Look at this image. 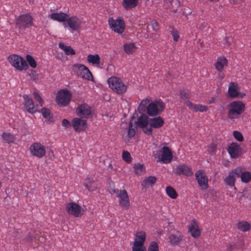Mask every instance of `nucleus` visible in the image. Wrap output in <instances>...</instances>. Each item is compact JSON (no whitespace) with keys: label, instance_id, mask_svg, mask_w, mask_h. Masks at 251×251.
Instances as JSON below:
<instances>
[{"label":"nucleus","instance_id":"obj_33","mask_svg":"<svg viewBox=\"0 0 251 251\" xmlns=\"http://www.w3.org/2000/svg\"><path fill=\"white\" fill-rule=\"evenodd\" d=\"M229 109L228 116L230 119H233V116L235 115V101L231 102L227 105Z\"/></svg>","mask_w":251,"mask_h":251},{"label":"nucleus","instance_id":"obj_27","mask_svg":"<svg viewBox=\"0 0 251 251\" xmlns=\"http://www.w3.org/2000/svg\"><path fill=\"white\" fill-rule=\"evenodd\" d=\"M59 47L61 50H63L65 53L67 55H73L75 54V50L71 46H67L63 43H60L59 44Z\"/></svg>","mask_w":251,"mask_h":251},{"label":"nucleus","instance_id":"obj_62","mask_svg":"<svg viewBox=\"0 0 251 251\" xmlns=\"http://www.w3.org/2000/svg\"><path fill=\"white\" fill-rule=\"evenodd\" d=\"M149 102V100L148 99L144 100L141 102L140 105H141L142 106H147V104L148 102Z\"/></svg>","mask_w":251,"mask_h":251},{"label":"nucleus","instance_id":"obj_58","mask_svg":"<svg viewBox=\"0 0 251 251\" xmlns=\"http://www.w3.org/2000/svg\"><path fill=\"white\" fill-rule=\"evenodd\" d=\"M245 95L246 94L244 93L239 92L236 86V100L237 99H242Z\"/></svg>","mask_w":251,"mask_h":251},{"label":"nucleus","instance_id":"obj_2","mask_svg":"<svg viewBox=\"0 0 251 251\" xmlns=\"http://www.w3.org/2000/svg\"><path fill=\"white\" fill-rule=\"evenodd\" d=\"M8 60L18 70H26L29 68L26 61L18 55L13 54L9 56Z\"/></svg>","mask_w":251,"mask_h":251},{"label":"nucleus","instance_id":"obj_19","mask_svg":"<svg viewBox=\"0 0 251 251\" xmlns=\"http://www.w3.org/2000/svg\"><path fill=\"white\" fill-rule=\"evenodd\" d=\"M146 239L145 232L143 231H138L136 233L135 240L133 245L136 246H143Z\"/></svg>","mask_w":251,"mask_h":251},{"label":"nucleus","instance_id":"obj_26","mask_svg":"<svg viewBox=\"0 0 251 251\" xmlns=\"http://www.w3.org/2000/svg\"><path fill=\"white\" fill-rule=\"evenodd\" d=\"M227 64V60L224 56H221L218 58L217 62L215 63V66L216 69L221 71L223 69L224 66Z\"/></svg>","mask_w":251,"mask_h":251},{"label":"nucleus","instance_id":"obj_21","mask_svg":"<svg viewBox=\"0 0 251 251\" xmlns=\"http://www.w3.org/2000/svg\"><path fill=\"white\" fill-rule=\"evenodd\" d=\"M163 124L164 120L160 116L150 119V126L153 128H159L162 126Z\"/></svg>","mask_w":251,"mask_h":251},{"label":"nucleus","instance_id":"obj_54","mask_svg":"<svg viewBox=\"0 0 251 251\" xmlns=\"http://www.w3.org/2000/svg\"><path fill=\"white\" fill-rule=\"evenodd\" d=\"M62 126L66 128H68L71 126V124L67 119H65L62 121Z\"/></svg>","mask_w":251,"mask_h":251},{"label":"nucleus","instance_id":"obj_60","mask_svg":"<svg viewBox=\"0 0 251 251\" xmlns=\"http://www.w3.org/2000/svg\"><path fill=\"white\" fill-rule=\"evenodd\" d=\"M180 95H181V98L183 100H185V99H188L189 98V94L187 93H185L184 92H181L180 93Z\"/></svg>","mask_w":251,"mask_h":251},{"label":"nucleus","instance_id":"obj_47","mask_svg":"<svg viewBox=\"0 0 251 251\" xmlns=\"http://www.w3.org/2000/svg\"><path fill=\"white\" fill-rule=\"evenodd\" d=\"M123 159L127 163H130L131 161V155L127 151H124L122 154Z\"/></svg>","mask_w":251,"mask_h":251},{"label":"nucleus","instance_id":"obj_41","mask_svg":"<svg viewBox=\"0 0 251 251\" xmlns=\"http://www.w3.org/2000/svg\"><path fill=\"white\" fill-rule=\"evenodd\" d=\"M155 104L160 113H161L165 108V104L161 100H155L153 101Z\"/></svg>","mask_w":251,"mask_h":251},{"label":"nucleus","instance_id":"obj_12","mask_svg":"<svg viewBox=\"0 0 251 251\" xmlns=\"http://www.w3.org/2000/svg\"><path fill=\"white\" fill-rule=\"evenodd\" d=\"M72 126L77 132L84 131L87 127L86 121L78 118L73 119Z\"/></svg>","mask_w":251,"mask_h":251},{"label":"nucleus","instance_id":"obj_30","mask_svg":"<svg viewBox=\"0 0 251 251\" xmlns=\"http://www.w3.org/2000/svg\"><path fill=\"white\" fill-rule=\"evenodd\" d=\"M87 61L89 63L93 64L100 65V57L98 54L92 55L89 54L87 58Z\"/></svg>","mask_w":251,"mask_h":251},{"label":"nucleus","instance_id":"obj_9","mask_svg":"<svg viewBox=\"0 0 251 251\" xmlns=\"http://www.w3.org/2000/svg\"><path fill=\"white\" fill-rule=\"evenodd\" d=\"M114 193L118 194V197L120 198L119 203L121 206L128 209L130 206L128 196L126 190H114Z\"/></svg>","mask_w":251,"mask_h":251},{"label":"nucleus","instance_id":"obj_53","mask_svg":"<svg viewBox=\"0 0 251 251\" xmlns=\"http://www.w3.org/2000/svg\"><path fill=\"white\" fill-rule=\"evenodd\" d=\"M209 151L212 153H213L216 150L217 145L214 143H212L209 146Z\"/></svg>","mask_w":251,"mask_h":251},{"label":"nucleus","instance_id":"obj_36","mask_svg":"<svg viewBox=\"0 0 251 251\" xmlns=\"http://www.w3.org/2000/svg\"><path fill=\"white\" fill-rule=\"evenodd\" d=\"M167 195L172 199H175L177 197V194L175 189L171 186H168L166 188Z\"/></svg>","mask_w":251,"mask_h":251},{"label":"nucleus","instance_id":"obj_64","mask_svg":"<svg viewBox=\"0 0 251 251\" xmlns=\"http://www.w3.org/2000/svg\"><path fill=\"white\" fill-rule=\"evenodd\" d=\"M234 249V245H232L231 244H229L228 247L226 249V251H233Z\"/></svg>","mask_w":251,"mask_h":251},{"label":"nucleus","instance_id":"obj_32","mask_svg":"<svg viewBox=\"0 0 251 251\" xmlns=\"http://www.w3.org/2000/svg\"><path fill=\"white\" fill-rule=\"evenodd\" d=\"M41 112L44 118L47 119L50 122H53V114L49 109L44 107L42 109Z\"/></svg>","mask_w":251,"mask_h":251},{"label":"nucleus","instance_id":"obj_45","mask_svg":"<svg viewBox=\"0 0 251 251\" xmlns=\"http://www.w3.org/2000/svg\"><path fill=\"white\" fill-rule=\"evenodd\" d=\"M170 28H171V30L170 31L171 34L173 37L174 41L175 42H177L179 38V35L178 31L175 29L174 26H170Z\"/></svg>","mask_w":251,"mask_h":251},{"label":"nucleus","instance_id":"obj_31","mask_svg":"<svg viewBox=\"0 0 251 251\" xmlns=\"http://www.w3.org/2000/svg\"><path fill=\"white\" fill-rule=\"evenodd\" d=\"M251 227V225L248 222L245 221L239 222L237 225L238 228L243 232H246L249 230Z\"/></svg>","mask_w":251,"mask_h":251},{"label":"nucleus","instance_id":"obj_20","mask_svg":"<svg viewBox=\"0 0 251 251\" xmlns=\"http://www.w3.org/2000/svg\"><path fill=\"white\" fill-rule=\"evenodd\" d=\"M50 18L55 21L64 22H66L69 18V15L63 12L53 13L50 15Z\"/></svg>","mask_w":251,"mask_h":251},{"label":"nucleus","instance_id":"obj_44","mask_svg":"<svg viewBox=\"0 0 251 251\" xmlns=\"http://www.w3.org/2000/svg\"><path fill=\"white\" fill-rule=\"evenodd\" d=\"M26 58L27 61L28 62L30 67H31L33 68H35L36 67V62L31 55H27Z\"/></svg>","mask_w":251,"mask_h":251},{"label":"nucleus","instance_id":"obj_10","mask_svg":"<svg viewBox=\"0 0 251 251\" xmlns=\"http://www.w3.org/2000/svg\"><path fill=\"white\" fill-rule=\"evenodd\" d=\"M30 151L32 154L38 157H43L46 153L45 147L39 143H34L30 147Z\"/></svg>","mask_w":251,"mask_h":251},{"label":"nucleus","instance_id":"obj_57","mask_svg":"<svg viewBox=\"0 0 251 251\" xmlns=\"http://www.w3.org/2000/svg\"><path fill=\"white\" fill-rule=\"evenodd\" d=\"M147 109V107L145 106H142L141 105H139L138 107V110L139 113H141L142 114H144V112H145Z\"/></svg>","mask_w":251,"mask_h":251},{"label":"nucleus","instance_id":"obj_8","mask_svg":"<svg viewBox=\"0 0 251 251\" xmlns=\"http://www.w3.org/2000/svg\"><path fill=\"white\" fill-rule=\"evenodd\" d=\"M195 177L202 190H205L208 187V178L203 171H197L195 173Z\"/></svg>","mask_w":251,"mask_h":251},{"label":"nucleus","instance_id":"obj_15","mask_svg":"<svg viewBox=\"0 0 251 251\" xmlns=\"http://www.w3.org/2000/svg\"><path fill=\"white\" fill-rule=\"evenodd\" d=\"M23 98L25 100V106L26 110L31 113H35L37 110L34 106L32 98L27 95H24Z\"/></svg>","mask_w":251,"mask_h":251},{"label":"nucleus","instance_id":"obj_4","mask_svg":"<svg viewBox=\"0 0 251 251\" xmlns=\"http://www.w3.org/2000/svg\"><path fill=\"white\" fill-rule=\"evenodd\" d=\"M72 97V95L69 90H61L57 94L56 101L58 105L65 106L69 104Z\"/></svg>","mask_w":251,"mask_h":251},{"label":"nucleus","instance_id":"obj_29","mask_svg":"<svg viewBox=\"0 0 251 251\" xmlns=\"http://www.w3.org/2000/svg\"><path fill=\"white\" fill-rule=\"evenodd\" d=\"M84 185L89 191H95L96 189L95 181L90 178H88L85 180Z\"/></svg>","mask_w":251,"mask_h":251},{"label":"nucleus","instance_id":"obj_34","mask_svg":"<svg viewBox=\"0 0 251 251\" xmlns=\"http://www.w3.org/2000/svg\"><path fill=\"white\" fill-rule=\"evenodd\" d=\"M226 96L231 98H235V82H232L229 84Z\"/></svg>","mask_w":251,"mask_h":251},{"label":"nucleus","instance_id":"obj_14","mask_svg":"<svg viewBox=\"0 0 251 251\" xmlns=\"http://www.w3.org/2000/svg\"><path fill=\"white\" fill-rule=\"evenodd\" d=\"M188 231L194 238H197L200 237L201 231L197 222L195 220H192L191 223L188 225Z\"/></svg>","mask_w":251,"mask_h":251},{"label":"nucleus","instance_id":"obj_18","mask_svg":"<svg viewBox=\"0 0 251 251\" xmlns=\"http://www.w3.org/2000/svg\"><path fill=\"white\" fill-rule=\"evenodd\" d=\"M67 22L68 25L70 28L74 30H77L80 25V21L79 19L75 16L70 17L66 21Z\"/></svg>","mask_w":251,"mask_h":251},{"label":"nucleus","instance_id":"obj_7","mask_svg":"<svg viewBox=\"0 0 251 251\" xmlns=\"http://www.w3.org/2000/svg\"><path fill=\"white\" fill-rule=\"evenodd\" d=\"M66 211L75 217H80L83 214L81 207L78 204L71 202L67 204Z\"/></svg>","mask_w":251,"mask_h":251},{"label":"nucleus","instance_id":"obj_48","mask_svg":"<svg viewBox=\"0 0 251 251\" xmlns=\"http://www.w3.org/2000/svg\"><path fill=\"white\" fill-rule=\"evenodd\" d=\"M33 97H34V99L37 101H38L39 104L41 106H42L43 103V101L41 97H40V95L38 94V93H37V92H34V93H33Z\"/></svg>","mask_w":251,"mask_h":251},{"label":"nucleus","instance_id":"obj_13","mask_svg":"<svg viewBox=\"0 0 251 251\" xmlns=\"http://www.w3.org/2000/svg\"><path fill=\"white\" fill-rule=\"evenodd\" d=\"M161 153V160L164 163H169L173 159V154L169 147H163L160 151Z\"/></svg>","mask_w":251,"mask_h":251},{"label":"nucleus","instance_id":"obj_52","mask_svg":"<svg viewBox=\"0 0 251 251\" xmlns=\"http://www.w3.org/2000/svg\"><path fill=\"white\" fill-rule=\"evenodd\" d=\"M132 248V251H146V248L143 246H136L133 245Z\"/></svg>","mask_w":251,"mask_h":251},{"label":"nucleus","instance_id":"obj_56","mask_svg":"<svg viewBox=\"0 0 251 251\" xmlns=\"http://www.w3.org/2000/svg\"><path fill=\"white\" fill-rule=\"evenodd\" d=\"M198 106H199L198 111L204 112V111H206L208 110V107L206 106L203 105L201 104H199Z\"/></svg>","mask_w":251,"mask_h":251},{"label":"nucleus","instance_id":"obj_16","mask_svg":"<svg viewBox=\"0 0 251 251\" xmlns=\"http://www.w3.org/2000/svg\"><path fill=\"white\" fill-rule=\"evenodd\" d=\"M176 174L179 176L183 175L186 176H191L193 174V172L191 168L184 164L176 167Z\"/></svg>","mask_w":251,"mask_h":251},{"label":"nucleus","instance_id":"obj_46","mask_svg":"<svg viewBox=\"0 0 251 251\" xmlns=\"http://www.w3.org/2000/svg\"><path fill=\"white\" fill-rule=\"evenodd\" d=\"M148 251H159V247L156 242H151L149 245Z\"/></svg>","mask_w":251,"mask_h":251},{"label":"nucleus","instance_id":"obj_49","mask_svg":"<svg viewBox=\"0 0 251 251\" xmlns=\"http://www.w3.org/2000/svg\"><path fill=\"white\" fill-rule=\"evenodd\" d=\"M152 127H151V126H147L145 127L142 128L143 129V132L145 134L148 135H151L152 133Z\"/></svg>","mask_w":251,"mask_h":251},{"label":"nucleus","instance_id":"obj_43","mask_svg":"<svg viewBox=\"0 0 251 251\" xmlns=\"http://www.w3.org/2000/svg\"><path fill=\"white\" fill-rule=\"evenodd\" d=\"M227 151L232 158H235V143L232 142L228 147Z\"/></svg>","mask_w":251,"mask_h":251},{"label":"nucleus","instance_id":"obj_40","mask_svg":"<svg viewBox=\"0 0 251 251\" xmlns=\"http://www.w3.org/2000/svg\"><path fill=\"white\" fill-rule=\"evenodd\" d=\"M133 168L135 173L138 176L141 175L145 170L144 165L141 164H135Z\"/></svg>","mask_w":251,"mask_h":251},{"label":"nucleus","instance_id":"obj_39","mask_svg":"<svg viewBox=\"0 0 251 251\" xmlns=\"http://www.w3.org/2000/svg\"><path fill=\"white\" fill-rule=\"evenodd\" d=\"M2 138L8 143H13L15 141V136L9 133H4L2 135Z\"/></svg>","mask_w":251,"mask_h":251},{"label":"nucleus","instance_id":"obj_23","mask_svg":"<svg viewBox=\"0 0 251 251\" xmlns=\"http://www.w3.org/2000/svg\"><path fill=\"white\" fill-rule=\"evenodd\" d=\"M156 180L157 178L153 176H150L148 177H146L141 183L143 189L145 188L146 189L147 187L149 186H152L155 183Z\"/></svg>","mask_w":251,"mask_h":251},{"label":"nucleus","instance_id":"obj_28","mask_svg":"<svg viewBox=\"0 0 251 251\" xmlns=\"http://www.w3.org/2000/svg\"><path fill=\"white\" fill-rule=\"evenodd\" d=\"M245 110V103L242 101L236 100V119H239L238 115L243 113Z\"/></svg>","mask_w":251,"mask_h":251},{"label":"nucleus","instance_id":"obj_51","mask_svg":"<svg viewBox=\"0 0 251 251\" xmlns=\"http://www.w3.org/2000/svg\"><path fill=\"white\" fill-rule=\"evenodd\" d=\"M244 152L241 147L236 144V158L242 154Z\"/></svg>","mask_w":251,"mask_h":251},{"label":"nucleus","instance_id":"obj_63","mask_svg":"<svg viewBox=\"0 0 251 251\" xmlns=\"http://www.w3.org/2000/svg\"><path fill=\"white\" fill-rule=\"evenodd\" d=\"M28 74L30 76L33 77L34 75L36 74V72L32 70H29L28 71Z\"/></svg>","mask_w":251,"mask_h":251},{"label":"nucleus","instance_id":"obj_1","mask_svg":"<svg viewBox=\"0 0 251 251\" xmlns=\"http://www.w3.org/2000/svg\"><path fill=\"white\" fill-rule=\"evenodd\" d=\"M109 87L119 94L125 93L127 87L122 80L117 77L113 76L108 79Z\"/></svg>","mask_w":251,"mask_h":251},{"label":"nucleus","instance_id":"obj_5","mask_svg":"<svg viewBox=\"0 0 251 251\" xmlns=\"http://www.w3.org/2000/svg\"><path fill=\"white\" fill-rule=\"evenodd\" d=\"M75 74L83 79L90 80L93 77L92 74L85 65L82 64H75L73 67Z\"/></svg>","mask_w":251,"mask_h":251},{"label":"nucleus","instance_id":"obj_37","mask_svg":"<svg viewBox=\"0 0 251 251\" xmlns=\"http://www.w3.org/2000/svg\"><path fill=\"white\" fill-rule=\"evenodd\" d=\"M241 181L244 183H248L251 180V173L249 172H244L240 175Z\"/></svg>","mask_w":251,"mask_h":251},{"label":"nucleus","instance_id":"obj_6","mask_svg":"<svg viewBox=\"0 0 251 251\" xmlns=\"http://www.w3.org/2000/svg\"><path fill=\"white\" fill-rule=\"evenodd\" d=\"M108 23L112 30L118 33H123L125 29V21L121 17H119L115 20L111 18L109 19Z\"/></svg>","mask_w":251,"mask_h":251},{"label":"nucleus","instance_id":"obj_59","mask_svg":"<svg viewBox=\"0 0 251 251\" xmlns=\"http://www.w3.org/2000/svg\"><path fill=\"white\" fill-rule=\"evenodd\" d=\"M236 140L238 141H242L243 140V137L242 134L236 130Z\"/></svg>","mask_w":251,"mask_h":251},{"label":"nucleus","instance_id":"obj_24","mask_svg":"<svg viewBox=\"0 0 251 251\" xmlns=\"http://www.w3.org/2000/svg\"><path fill=\"white\" fill-rule=\"evenodd\" d=\"M138 3V0H123L122 5L126 10H130L135 7Z\"/></svg>","mask_w":251,"mask_h":251},{"label":"nucleus","instance_id":"obj_17","mask_svg":"<svg viewBox=\"0 0 251 251\" xmlns=\"http://www.w3.org/2000/svg\"><path fill=\"white\" fill-rule=\"evenodd\" d=\"M150 119L146 114H142L140 117L138 118L137 121L135 122L136 126L140 128L145 127L150 124Z\"/></svg>","mask_w":251,"mask_h":251},{"label":"nucleus","instance_id":"obj_55","mask_svg":"<svg viewBox=\"0 0 251 251\" xmlns=\"http://www.w3.org/2000/svg\"><path fill=\"white\" fill-rule=\"evenodd\" d=\"M37 238V235H35L34 237L31 234H28L25 238V240L27 242H31L33 239H36Z\"/></svg>","mask_w":251,"mask_h":251},{"label":"nucleus","instance_id":"obj_11","mask_svg":"<svg viewBox=\"0 0 251 251\" xmlns=\"http://www.w3.org/2000/svg\"><path fill=\"white\" fill-rule=\"evenodd\" d=\"M77 116L81 118H88L92 114L90 107L87 104H80L76 109Z\"/></svg>","mask_w":251,"mask_h":251},{"label":"nucleus","instance_id":"obj_35","mask_svg":"<svg viewBox=\"0 0 251 251\" xmlns=\"http://www.w3.org/2000/svg\"><path fill=\"white\" fill-rule=\"evenodd\" d=\"M136 49V47L134 43H132L130 44H126L124 45V51L127 54H131Z\"/></svg>","mask_w":251,"mask_h":251},{"label":"nucleus","instance_id":"obj_25","mask_svg":"<svg viewBox=\"0 0 251 251\" xmlns=\"http://www.w3.org/2000/svg\"><path fill=\"white\" fill-rule=\"evenodd\" d=\"M235 169H234L229 172L228 176H226L224 180L225 182L226 185L230 186H234L235 180Z\"/></svg>","mask_w":251,"mask_h":251},{"label":"nucleus","instance_id":"obj_50","mask_svg":"<svg viewBox=\"0 0 251 251\" xmlns=\"http://www.w3.org/2000/svg\"><path fill=\"white\" fill-rule=\"evenodd\" d=\"M151 25L153 30L156 31L159 28V24L155 20L152 21L151 23Z\"/></svg>","mask_w":251,"mask_h":251},{"label":"nucleus","instance_id":"obj_61","mask_svg":"<svg viewBox=\"0 0 251 251\" xmlns=\"http://www.w3.org/2000/svg\"><path fill=\"white\" fill-rule=\"evenodd\" d=\"M185 104L186 106H187L189 108V109H190L191 110L193 109V107H194V105H195V104H194L193 103H192V102H191L190 101H186L185 102Z\"/></svg>","mask_w":251,"mask_h":251},{"label":"nucleus","instance_id":"obj_3","mask_svg":"<svg viewBox=\"0 0 251 251\" xmlns=\"http://www.w3.org/2000/svg\"><path fill=\"white\" fill-rule=\"evenodd\" d=\"M32 25L33 18L28 14L21 15L16 19V25L19 29L25 30Z\"/></svg>","mask_w":251,"mask_h":251},{"label":"nucleus","instance_id":"obj_42","mask_svg":"<svg viewBox=\"0 0 251 251\" xmlns=\"http://www.w3.org/2000/svg\"><path fill=\"white\" fill-rule=\"evenodd\" d=\"M169 242L172 245H176L180 241V237L171 234L169 236Z\"/></svg>","mask_w":251,"mask_h":251},{"label":"nucleus","instance_id":"obj_38","mask_svg":"<svg viewBox=\"0 0 251 251\" xmlns=\"http://www.w3.org/2000/svg\"><path fill=\"white\" fill-rule=\"evenodd\" d=\"M134 117H132L129 123V128L128 130V136L129 138H132L135 134L136 129H137V127H135L133 128V125L132 123V120L134 119Z\"/></svg>","mask_w":251,"mask_h":251},{"label":"nucleus","instance_id":"obj_22","mask_svg":"<svg viewBox=\"0 0 251 251\" xmlns=\"http://www.w3.org/2000/svg\"><path fill=\"white\" fill-rule=\"evenodd\" d=\"M147 112L148 114L151 116H154L160 114L156 105L153 102H151L148 105Z\"/></svg>","mask_w":251,"mask_h":251}]
</instances>
